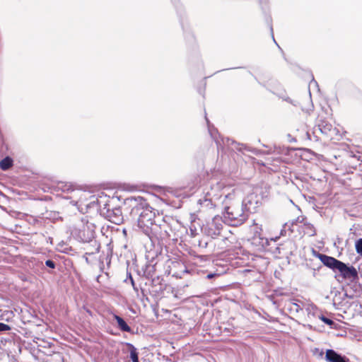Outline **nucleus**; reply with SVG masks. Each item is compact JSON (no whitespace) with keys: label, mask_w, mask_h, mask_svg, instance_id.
Returning a JSON list of instances; mask_svg holds the SVG:
<instances>
[{"label":"nucleus","mask_w":362,"mask_h":362,"mask_svg":"<svg viewBox=\"0 0 362 362\" xmlns=\"http://www.w3.org/2000/svg\"><path fill=\"white\" fill-rule=\"evenodd\" d=\"M171 228L164 218L158 213L157 221L144 232L152 242L164 241L170 238Z\"/></svg>","instance_id":"3"},{"label":"nucleus","mask_w":362,"mask_h":362,"mask_svg":"<svg viewBox=\"0 0 362 362\" xmlns=\"http://www.w3.org/2000/svg\"><path fill=\"white\" fill-rule=\"evenodd\" d=\"M276 252H278L279 255H281V247L280 246H278L276 247Z\"/></svg>","instance_id":"37"},{"label":"nucleus","mask_w":362,"mask_h":362,"mask_svg":"<svg viewBox=\"0 0 362 362\" xmlns=\"http://www.w3.org/2000/svg\"><path fill=\"white\" fill-rule=\"evenodd\" d=\"M101 213L106 216L112 223L120 224L123 221V216L120 207L111 206V203H105L101 209Z\"/></svg>","instance_id":"8"},{"label":"nucleus","mask_w":362,"mask_h":362,"mask_svg":"<svg viewBox=\"0 0 362 362\" xmlns=\"http://www.w3.org/2000/svg\"><path fill=\"white\" fill-rule=\"evenodd\" d=\"M279 97L281 98L284 100L291 103V105H293L295 107H298L300 105L298 100H293V99L290 98L289 97H284L283 95V94H279Z\"/></svg>","instance_id":"24"},{"label":"nucleus","mask_w":362,"mask_h":362,"mask_svg":"<svg viewBox=\"0 0 362 362\" xmlns=\"http://www.w3.org/2000/svg\"><path fill=\"white\" fill-rule=\"evenodd\" d=\"M315 270H316V269L314 268V269H313V276H315V275H316Z\"/></svg>","instance_id":"40"},{"label":"nucleus","mask_w":362,"mask_h":362,"mask_svg":"<svg viewBox=\"0 0 362 362\" xmlns=\"http://www.w3.org/2000/svg\"><path fill=\"white\" fill-rule=\"evenodd\" d=\"M199 202L202 206V207H205L209 209H214L216 206L212 198L209 197V193L206 194L204 199H199Z\"/></svg>","instance_id":"17"},{"label":"nucleus","mask_w":362,"mask_h":362,"mask_svg":"<svg viewBox=\"0 0 362 362\" xmlns=\"http://www.w3.org/2000/svg\"><path fill=\"white\" fill-rule=\"evenodd\" d=\"M123 233H126V230L125 229L123 230Z\"/></svg>","instance_id":"43"},{"label":"nucleus","mask_w":362,"mask_h":362,"mask_svg":"<svg viewBox=\"0 0 362 362\" xmlns=\"http://www.w3.org/2000/svg\"><path fill=\"white\" fill-rule=\"evenodd\" d=\"M336 272H339L340 276L344 279H351L355 280L358 278V273L356 269L349 264H345L344 262L340 261L338 264Z\"/></svg>","instance_id":"9"},{"label":"nucleus","mask_w":362,"mask_h":362,"mask_svg":"<svg viewBox=\"0 0 362 362\" xmlns=\"http://www.w3.org/2000/svg\"><path fill=\"white\" fill-rule=\"evenodd\" d=\"M124 204L131 208L132 216L134 218L138 216V226L143 233L156 222L158 216L156 214V210L150 206L144 197L140 196L127 197L124 201Z\"/></svg>","instance_id":"1"},{"label":"nucleus","mask_w":362,"mask_h":362,"mask_svg":"<svg viewBox=\"0 0 362 362\" xmlns=\"http://www.w3.org/2000/svg\"><path fill=\"white\" fill-rule=\"evenodd\" d=\"M267 21L268 24L269 25V28H270V31H271V35H272V39H273L274 42L276 44V45L279 47V46L276 43V40L274 39V37L273 28H272V25L271 24V18L270 17L267 18Z\"/></svg>","instance_id":"30"},{"label":"nucleus","mask_w":362,"mask_h":362,"mask_svg":"<svg viewBox=\"0 0 362 362\" xmlns=\"http://www.w3.org/2000/svg\"><path fill=\"white\" fill-rule=\"evenodd\" d=\"M45 265L50 269H55L56 263L52 259H47L45 262Z\"/></svg>","instance_id":"29"},{"label":"nucleus","mask_w":362,"mask_h":362,"mask_svg":"<svg viewBox=\"0 0 362 362\" xmlns=\"http://www.w3.org/2000/svg\"><path fill=\"white\" fill-rule=\"evenodd\" d=\"M260 6L263 11H266L268 8L269 1L268 0H259Z\"/></svg>","instance_id":"28"},{"label":"nucleus","mask_w":362,"mask_h":362,"mask_svg":"<svg viewBox=\"0 0 362 362\" xmlns=\"http://www.w3.org/2000/svg\"><path fill=\"white\" fill-rule=\"evenodd\" d=\"M306 310L308 312V315L311 314V308L310 307H308L306 308ZM313 315H314V313H312Z\"/></svg>","instance_id":"39"},{"label":"nucleus","mask_w":362,"mask_h":362,"mask_svg":"<svg viewBox=\"0 0 362 362\" xmlns=\"http://www.w3.org/2000/svg\"><path fill=\"white\" fill-rule=\"evenodd\" d=\"M172 276L177 279H182L185 274H189L190 270L181 262H173L170 267Z\"/></svg>","instance_id":"10"},{"label":"nucleus","mask_w":362,"mask_h":362,"mask_svg":"<svg viewBox=\"0 0 362 362\" xmlns=\"http://www.w3.org/2000/svg\"><path fill=\"white\" fill-rule=\"evenodd\" d=\"M319 259L324 266L331 269L334 272H336V269L340 262V260L325 254L319 255Z\"/></svg>","instance_id":"12"},{"label":"nucleus","mask_w":362,"mask_h":362,"mask_svg":"<svg viewBox=\"0 0 362 362\" xmlns=\"http://www.w3.org/2000/svg\"><path fill=\"white\" fill-rule=\"evenodd\" d=\"M249 215L240 200L235 199L224 206V223L231 226H239L248 218Z\"/></svg>","instance_id":"2"},{"label":"nucleus","mask_w":362,"mask_h":362,"mask_svg":"<svg viewBox=\"0 0 362 362\" xmlns=\"http://www.w3.org/2000/svg\"><path fill=\"white\" fill-rule=\"evenodd\" d=\"M86 262H88V257H86Z\"/></svg>","instance_id":"42"},{"label":"nucleus","mask_w":362,"mask_h":362,"mask_svg":"<svg viewBox=\"0 0 362 362\" xmlns=\"http://www.w3.org/2000/svg\"><path fill=\"white\" fill-rule=\"evenodd\" d=\"M313 254L315 257H317L319 259V255H323L322 253H320L316 250H315L314 249H313Z\"/></svg>","instance_id":"34"},{"label":"nucleus","mask_w":362,"mask_h":362,"mask_svg":"<svg viewBox=\"0 0 362 362\" xmlns=\"http://www.w3.org/2000/svg\"><path fill=\"white\" fill-rule=\"evenodd\" d=\"M124 344L128 348L129 352V358L132 362H139V352L137 349L131 343L125 342Z\"/></svg>","instance_id":"16"},{"label":"nucleus","mask_w":362,"mask_h":362,"mask_svg":"<svg viewBox=\"0 0 362 362\" xmlns=\"http://www.w3.org/2000/svg\"><path fill=\"white\" fill-rule=\"evenodd\" d=\"M288 309L291 312H294L296 313H298L299 311L302 310L301 306L296 302H290L288 304Z\"/></svg>","instance_id":"21"},{"label":"nucleus","mask_w":362,"mask_h":362,"mask_svg":"<svg viewBox=\"0 0 362 362\" xmlns=\"http://www.w3.org/2000/svg\"><path fill=\"white\" fill-rule=\"evenodd\" d=\"M305 233L310 236H314L316 235L315 228L311 223L305 224Z\"/></svg>","instance_id":"22"},{"label":"nucleus","mask_w":362,"mask_h":362,"mask_svg":"<svg viewBox=\"0 0 362 362\" xmlns=\"http://www.w3.org/2000/svg\"><path fill=\"white\" fill-rule=\"evenodd\" d=\"M318 130L327 137L332 138L337 134V129L333 127L332 124L326 119H320L317 123Z\"/></svg>","instance_id":"11"},{"label":"nucleus","mask_w":362,"mask_h":362,"mask_svg":"<svg viewBox=\"0 0 362 362\" xmlns=\"http://www.w3.org/2000/svg\"><path fill=\"white\" fill-rule=\"evenodd\" d=\"M77 239L83 243H92L95 247V250L87 252L86 255H93L99 252L100 244L94 240L95 232L88 226H83V229H80L76 234Z\"/></svg>","instance_id":"6"},{"label":"nucleus","mask_w":362,"mask_h":362,"mask_svg":"<svg viewBox=\"0 0 362 362\" xmlns=\"http://www.w3.org/2000/svg\"><path fill=\"white\" fill-rule=\"evenodd\" d=\"M261 244H262V246H264L265 244L267 245L268 244V240L267 239L262 240Z\"/></svg>","instance_id":"38"},{"label":"nucleus","mask_w":362,"mask_h":362,"mask_svg":"<svg viewBox=\"0 0 362 362\" xmlns=\"http://www.w3.org/2000/svg\"><path fill=\"white\" fill-rule=\"evenodd\" d=\"M13 165V160L10 156H6L0 160V168L4 170H9Z\"/></svg>","instance_id":"18"},{"label":"nucleus","mask_w":362,"mask_h":362,"mask_svg":"<svg viewBox=\"0 0 362 362\" xmlns=\"http://www.w3.org/2000/svg\"><path fill=\"white\" fill-rule=\"evenodd\" d=\"M223 223H224V220L222 217L215 216L211 221L207 222L202 226V231L204 235L211 237L213 239H215L218 236L222 237V240L223 242V245L222 247H229V245L227 244V242H229L228 238L221 235V231L223 228Z\"/></svg>","instance_id":"4"},{"label":"nucleus","mask_w":362,"mask_h":362,"mask_svg":"<svg viewBox=\"0 0 362 362\" xmlns=\"http://www.w3.org/2000/svg\"><path fill=\"white\" fill-rule=\"evenodd\" d=\"M322 267V265H320V266H318V267H317V270H319V269H321Z\"/></svg>","instance_id":"41"},{"label":"nucleus","mask_w":362,"mask_h":362,"mask_svg":"<svg viewBox=\"0 0 362 362\" xmlns=\"http://www.w3.org/2000/svg\"><path fill=\"white\" fill-rule=\"evenodd\" d=\"M128 281H129V282L131 283V284L132 285L133 288L134 290L137 291V288L135 286V284H134V279L131 274V273H129L127 272V279H125V282L127 283Z\"/></svg>","instance_id":"26"},{"label":"nucleus","mask_w":362,"mask_h":362,"mask_svg":"<svg viewBox=\"0 0 362 362\" xmlns=\"http://www.w3.org/2000/svg\"><path fill=\"white\" fill-rule=\"evenodd\" d=\"M341 304V301L339 298H337V293L335 294V297L333 299V305L336 308H338V306Z\"/></svg>","instance_id":"31"},{"label":"nucleus","mask_w":362,"mask_h":362,"mask_svg":"<svg viewBox=\"0 0 362 362\" xmlns=\"http://www.w3.org/2000/svg\"><path fill=\"white\" fill-rule=\"evenodd\" d=\"M313 84H314V85H315V86H317V81L314 79L313 76H312V80H311V81H310V83L309 86H311V85H313Z\"/></svg>","instance_id":"36"},{"label":"nucleus","mask_w":362,"mask_h":362,"mask_svg":"<svg viewBox=\"0 0 362 362\" xmlns=\"http://www.w3.org/2000/svg\"><path fill=\"white\" fill-rule=\"evenodd\" d=\"M355 250L356 253L362 256V238H358L355 242Z\"/></svg>","instance_id":"23"},{"label":"nucleus","mask_w":362,"mask_h":362,"mask_svg":"<svg viewBox=\"0 0 362 362\" xmlns=\"http://www.w3.org/2000/svg\"><path fill=\"white\" fill-rule=\"evenodd\" d=\"M288 141L291 143H293L296 141V138L293 137L290 134H287Z\"/></svg>","instance_id":"32"},{"label":"nucleus","mask_w":362,"mask_h":362,"mask_svg":"<svg viewBox=\"0 0 362 362\" xmlns=\"http://www.w3.org/2000/svg\"><path fill=\"white\" fill-rule=\"evenodd\" d=\"M319 318H320V320H321L324 323H325V324H326V325H327L332 326V325L334 324V321H333L332 320H331V319H329V318H328V317H325V315H320L319 316Z\"/></svg>","instance_id":"25"},{"label":"nucleus","mask_w":362,"mask_h":362,"mask_svg":"<svg viewBox=\"0 0 362 362\" xmlns=\"http://www.w3.org/2000/svg\"><path fill=\"white\" fill-rule=\"evenodd\" d=\"M11 327L5 323L0 322V332H4L11 330Z\"/></svg>","instance_id":"27"},{"label":"nucleus","mask_w":362,"mask_h":362,"mask_svg":"<svg viewBox=\"0 0 362 362\" xmlns=\"http://www.w3.org/2000/svg\"><path fill=\"white\" fill-rule=\"evenodd\" d=\"M155 266L152 264H146L143 269L144 276L148 280L149 279L155 276Z\"/></svg>","instance_id":"19"},{"label":"nucleus","mask_w":362,"mask_h":362,"mask_svg":"<svg viewBox=\"0 0 362 362\" xmlns=\"http://www.w3.org/2000/svg\"><path fill=\"white\" fill-rule=\"evenodd\" d=\"M325 360L328 362H350L348 358L333 349L326 351Z\"/></svg>","instance_id":"13"},{"label":"nucleus","mask_w":362,"mask_h":362,"mask_svg":"<svg viewBox=\"0 0 362 362\" xmlns=\"http://www.w3.org/2000/svg\"><path fill=\"white\" fill-rule=\"evenodd\" d=\"M286 226H287V223H286L284 226V228L281 229V233H280L281 235H286Z\"/></svg>","instance_id":"35"},{"label":"nucleus","mask_w":362,"mask_h":362,"mask_svg":"<svg viewBox=\"0 0 362 362\" xmlns=\"http://www.w3.org/2000/svg\"><path fill=\"white\" fill-rule=\"evenodd\" d=\"M148 282L146 284H149L152 288V291L155 293H162L165 289V286L162 283L163 279L160 276H155L149 279Z\"/></svg>","instance_id":"14"},{"label":"nucleus","mask_w":362,"mask_h":362,"mask_svg":"<svg viewBox=\"0 0 362 362\" xmlns=\"http://www.w3.org/2000/svg\"><path fill=\"white\" fill-rule=\"evenodd\" d=\"M59 188H60L64 192H72L75 190L74 185L68 182H62L59 186Z\"/></svg>","instance_id":"20"},{"label":"nucleus","mask_w":362,"mask_h":362,"mask_svg":"<svg viewBox=\"0 0 362 362\" xmlns=\"http://www.w3.org/2000/svg\"><path fill=\"white\" fill-rule=\"evenodd\" d=\"M262 197L257 192L249 194L240 202L247 214L255 213L262 205Z\"/></svg>","instance_id":"7"},{"label":"nucleus","mask_w":362,"mask_h":362,"mask_svg":"<svg viewBox=\"0 0 362 362\" xmlns=\"http://www.w3.org/2000/svg\"><path fill=\"white\" fill-rule=\"evenodd\" d=\"M218 274L216 273H209L207 274L206 277L209 279H213L214 276H217Z\"/></svg>","instance_id":"33"},{"label":"nucleus","mask_w":362,"mask_h":362,"mask_svg":"<svg viewBox=\"0 0 362 362\" xmlns=\"http://www.w3.org/2000/svg\"><path fill=\"white\" fill-rule=\"evenodd\" d=\"M206 121L208 125L209 132L212 139L215 141L218 148L221 146L222 143L223 145L231 147L233 150L235 149L241 152L244 150L251 151L250 148L243 144L238 143L228 137H221V135L218 134L217 129L210 124V122L206 117Z\"/></svg>","instance_id":"5"},{"label":"nucleus","mask_w":362,"mask_h":362,"mask_svg":"<svg viewBox=\"0 0 362 362\" xmlns=\"http://www.w3.org/2000/svg\"><path fill=\"white\" fill-rule=\"evenodd\" d=\"M113 318L116 320L117 327L122 332H126L128 333H132V328L128 325V324L126 322V321L120 316L114 314Z\"/></svg>","instance_id":"15"}]
</instances>
